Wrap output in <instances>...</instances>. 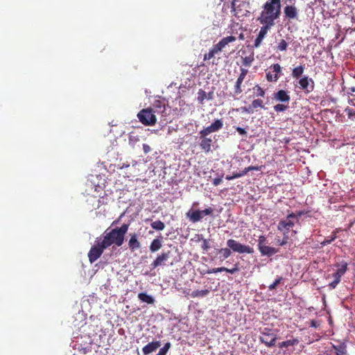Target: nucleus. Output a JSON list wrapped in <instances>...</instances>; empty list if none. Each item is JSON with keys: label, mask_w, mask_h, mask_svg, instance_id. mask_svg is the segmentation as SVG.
I'll return each mask as SVG.
<instances>
[{"label": "nucleus", "mask_w": 355, "mask_h": 355, "mask_svg": "<svg viewBox=\"0 0 355 355\" xmlns=\"http://www.w3.org/2000/svg\"><path fill=\"white\" fill-rule=\"evenodd\" d=\"M281 0H268L262 6V10L257 18L259 22L275 25L281 15Z\"/></svg>", "instance_id": "obj_1"}, {"label": "nucleus", "mask_w": 355, "mask_h": 355, "mask_svg": "<svg viewBox=\"0 0 355 355\" xmlns=\"http://www.w3.org/2000/svg\"><path fill=\"white\" fill-rule=\"evenodd\" d=\"M129 228V224L124 223L120 227L106 230L103 234V239L101 240L107 248L114 244L117 247L121 246L124 242L125 235Z\"/></svg>", "instance_id": "obj_2"}, {"label": "nucleus", "mask_w": 355, "mask_h": 355, "mask_svg": "<svg viewBox=\"0 0 355 355\" xmlns=\"http://www.w3.org/2000/svg\"><path fill=\"white\" fill-rule=\"evenodd\" d=\"M223 127V121L222 119H216L210 125L205 128L199 132L200 143L199 146L202 151L208 153L211 151L213 141L211 138L207 136L212 133L220 130Z\"/></svg>", "instance_id": "obj_3"}, {"label": "nucleus", "mask_w": 355, "mask_h": 355, "mask_svg": "<svg viewBox=\"0 0 355 355\" xmlns=\"http://www.w3.org/2000/svg\"><path fill=\"white\" fill-rule=\"evenodd\" d=\"M227 248H221L219 250V252L222 254L221 257L223 260L227 259L232 254V251L239 254H253L254 252L252 247L242 244L232 239L227 241Z\"/></svg>", "instance_id": "obj_4"}, {"label": "nucleus", "mask_w": 355, "mask_h": 355, "mask_svg": "<svg viewBox=\"0 0 355 355\" xmlns=\"http://www.w3.org/2000/svg\"><path fill=\"white\" fill-rule=\"evenodd\" d=\"M302 215V213L300 211H298L297 213L292 212L291 214H288L286 219L281 220L277 225V229L280 232H282L284 234V236H286V234H288L289 231L293 227L295 223L298 222L299 217H300Z\"/></svg>", "instance_id": "obj_5"}, {"label": "nucleus", "mask_w": 355, "mask_h": 355, "mask_svg": "<svg viewBox=\"0 0 355 355\" xmlns=\"http://www.w3.org/2000/svg\"><path fill=\"white\" fill-rule=\"evenodd\" d=\"M137 118L142 124L146 126L154 125L157 123L156 115L149 107L139 111L137 114Z\"/></svg>", "instance_id": "obj_6"}, {"label": "nucleus", "mask_w": 355, "mask_h": 355, "mask_svg": "<svg viewBox=\"0 0 355 355\" xmlns=\"http://www.w3.org/2000/svg\"><path fill=\"white\" fill-rule=\"evenodd\" d=\"M277 334L273 330L269 328H264L261 331L259 340L268 347H272L275 345L277 341Z\"/></svg>", "instance_id": "obj_7"}, {"label": "nucleus", "mask_w": 355, "mask_h": 355, "mask_svg": "<svg viewBox=\"0 0 355 355\" xmlns=\"http://www.w3.org/2000/svg\"><path fill=\"white\" fill-rule=\"evenodd\" d=\"M257 248L262 256L271 257L278 252L279 250L266 245V237L260 235L258 238Z\"/></svg>", "instance_id": "obj_8"}, {"label": "nucleus", "mask_w": 355, "mask_h": 355, "mask_svg": "<svg viewBox=\"0 0 355 355\" xmlns=\"http://www.w3.org/2000/svg\"><path fill=\"white\" fill-rule=\"evenodd\" d=\"M107 248L101 240H96L95 244L91 248L88 252V259L90 263L95 262L101 257L103 251Z\"/></svg>", "instance_id": "obj_9"}, {"label": "nucleus", "mask_w": 355, "mask_h": 355, "mask_svg": "<svg viewBox=\"0 0 355 355\" xmlns=\"http://www.w3.org/2000/svg\"><path fill=\"white\" fill-rule=\"evenodd\" d=\"M347 263L345 261H341L340 263L336 264V266L338 268V269L332 275L334 281L329 284L330 288H335L336 286L340 283L341 277L344 275L347 270Z\"/></svg>", "instance_id": "obj_10"}, {"label": "nucleus", "mask_w": 355, "mask_h": 355, "mask_svg": "<svg viewBox=\"0 0 355 355\" xmlns=\"http://www.w3.org/2000/svg\"><path fill=\"white\" fill-rule=\"evenodd\" d=\"M214 209L211 207L204 210H191L187 213V218L190 221L195 223L200 221L205 216L212 214Z\"/></svg>", "instance_id": "obj_11"}, {"label": "nucleus", "mask_w": 355, "mask_h": 355, "mask_svg": "<svg viewBox=\"0 0 355 355\" xmlns=\"http://www.w3.org/2000/svg\"><path fill=\"white\" fill-rule=\"evenodd\" d=\"M259 24H261L262 26H261L258 35L254 42V47L255 48H258L261 46L268 32L274 26V25L265 22H259Z\"/></svg>", "instance_id": "obj_12"}, {"label": "nucleus", "mask_w": 355, "mask_h": 355, "mask_svg": "<svg viewBox=\"0 0 355 355\" xmlns=\"http://www.w3.org/2000/svg\"><path fill=\"white\" fill-rule=\"evenodd\" d=\"M298 87L305 93L309 94L314 89V81L308 76L301 77L298 80Z\"/></svg>", "instance_id": "obj_13"}, {"label": "nucleus", "mask_w": 355, "mask_h": 355, "mask_svg": "<svg viewBox=\"0 0 355 355\" xmlns=\"http://www.w3.org/2000/svg\"><path fill=\"white\" fill-rule=\"evenodd\" d=\"M295 0H286L287 2L291 3L290 5H287L284 7V13L285 18L288 20L297 19L298 17V10L292 3H294Z\"/></svg>", "instance_id": "obj_14"}, {"label": "nucleus", "mask_w": 355, "mask_h": 355, "mask_svg": "<svg viewBox=\"0 0 355 355\" xmlns=\"http://www.w3.org/2000/svg\"><path fill=\"white\" fill-rule=\"evenodd\" d=\"M270 69L266 72V79L268 82H277L279 78L282 71V67L279 64H273L270 67Z\"/></svg>", "instance_id": "obj_15"}, {"label": "nucleus", "mask_w": 355, "mask_h": 355, "mask_svg": "<svg viewBox=\"0 0 355 355\" xmlns=\"http://www.w3.org/2000/svg\"><path fill=\"white\" fill-rule=\"evenodd\" d=\"M248 69H244V68H241V73L239 76V77L236 81L235 86H234V92L235 94H236V95L240 94L243 92V89H241V85H242V83H243L246 75L248 74Z\"/></svg>", "instance_id": "obj_16"}, {"label": "nucleus", "mask_w": 355, "mask_h": 355, "mask_svg": "<svg viewBox=\"0 0 355 355\" xmlns=\"http://www.w3.org/2000/svg\"><path fill=\"white\" fill-rule=\"evenodd\" d=\"M171 254L170 251L162 252L159 254L157 258L153 261L151 263V267L153 269L156 268L159 266H163L165 264V262L169 259Z\"/></svg>", "instance_id": "obj_17"}, {"label": "nucleus", "mask_w": 355, "mask_h": 355, "mask_svg": "<svg viewBox=\"0 0 355 355\" xmlns=\"http://www.w3.org/2000/svg\"><path fill=\"white\" fill-rule=\"evenodd\" d=\"M239 270V263H237L234 264V268H232L231 269H229L225 267L214 268L212 269L207 270L206 272H204V274H211V273H216V272H227L230 274H234L236 272H238Z\"/></svg>", "instance_id": "obj_18"}, {"label": "nucleus", "mask_w": 355, "mask_h": 355, "mask_svg": "<svg viewBox=\"0 0 355 355\" xmlns=\"http://www.w3.org/2000/svg\"><path fill=\"white\" fill-rule=\"evenodd\" d=\"M246 3L245 1L241 2L239 5H236L235 2L232 4V8L234 12V15L239 17L246 15L248 10L245 9L243 10V8H246Z\"/></svg>", "instance_id": "obj_19"}, {"label": "nucleus", "mask_w": 355, "mask_h": 355, "mask_svg": "<svg viewBox=\"0 0 355 355\" xmlns=\"http://www.w3.org/2000/svg\"><path fill=\"white\" fill-rule=\"evenodd\" d=\"M273 98L275 101L286 103H288L291 100L288 92L283 89H280L278 92L274 93Z\"/></svg>", "instance_id": "obj_20"}, {"label": "nucleus", "mask_w": 355, "mask_h": 355, "mask_svg": "<svg viewBox=\"0 0 355 355\" xmlns=\"http://www.w3.org/2000/svg\"><path fill=\"white\" fill-rule=\"evenodd\" d=\"M128 247L131 252H135V250L141 248V243L138 240V236L136 233H132L130 234Z\"/></svg>", "instance_id": "obj_21"}, {"label": "nucleus", "mask_w": 355, "mask_h": 355, "mask_svg": "<svg viewBox=\"0 0 355 355\" xmlns=\"http://www.w3.org/2000/svg\"><path fill=\"white\" fill-rule=\"evenodd\" d=\"M161 346L160 341H153L149 343L148 345L142 348V352L144 355H148L155 351H156Z\"/></svg>", "instance_id": "obj_22"}, {"label": "nucleus", "mask_w": 355, "mask_h": 355, "mask_svg": "<svg viewBox=\"0 0 355 355\" xmlns=\"http://www.w3.org/2000/svg\"><path fill=\"white\" fill-rule=\"evenodd\" d=\"M149 109H151L152 112L156 115L164 112L166 107L164 103L161 101H156L152 106L149 107Z\"/></svg>", "instance_id": "obj_23"}, {"label": "nucleus", "mask_w": 355, "mask_h": 355, "mask_svg": "<svg viewBox=\"0 0 355 355\" xmlns=\"http://www.w3.org/2000/svg\"><path fill=\"white\" fill-rule=\"evenodd\" d=\"M304 69H305V67H304V65H302V64L293 68L292 70V73H291L293 78H295V79H298V78H301L302 75L304 73Z\"/></svg>", "instance_id": "obj_24"}, {"label": "nucleus", "mask_w": 355, "mask_h": 355, "mask_svg": "<svg viewBox=\"0 0 355 355\" xmlns=\"http://www.w3.org/2000/svg\"><path fill=\"white\" fill-rule=\"evenodd\" d=\"M138 298L143 302L152 304L155 302L154 298L146 293H140L138 294Z\"/></svg>", "instance_id": "obj_25"}, {"label": "nucleus", "mask_w": 355, "mask_h": 355, "mask_svg": "<svg viewBox=\"0 0 355 355\" xmlns=\"http://www.w3.org/2000/svg\"><path fill=\"white\" fill-rule=\"evenodd\" d=\"M236 37L234 36H227L223 37L220 41L218 42V44L222 49V50L230 42H233L236 41Z\"/></svg>", "instance_id": "obj_26"}, {"label": "nucleus", "mask_w": 355, "mask_h": 355, "mask_svg": "<svg viewBox=\"0 0 355 355\" xmlns=\"http://www.w3.org/2000/svg\"><path fill=\"white\" fill-rule=\"evenodd\" d=\"M299 343V340L297 338H294L292 340H287L286 341H283L278 343V347L281 349L284 347H288L290 346H295Z\"/></svg>", "instance_id": "obj_27"}, {"label": "nucleus", "mask_w": 355, "mask_h": 355, "mask_svg": "<svg viewBox=\"0 0 355 355\" xmlns=\"http://www.w3.org/2000/svg\"><path fill=\"white\" fill-rule=\"evenodd\" d=\"M162 241L159 239H155L150 243V250L152 252H157L162 248Z\"/></svg>", "instance_id": "obj_28"}, {"label": "nucleus", "mask_w": 355, "mask_h": 355, "mask_svg": "<svg viewBox=\"0 0 355 355\" xmlns=\"http://www.w3.org/2000/svg\"><path fill=\"white\" fill-rule=\"evenodd\" d=\"M209 293V290L208 289H205V290H201V291H198V290H196V291H193L191 294V297H204L205 296H207L208 294Z\"/></svg>", "instance_id": "obj_29"}, {"label": "nucleus", "mask_w": 355, "mask_h": 355, "mask_svg": "<svg viewBox=\"0 0 355 355\" xmlns=\"http://www.w3.org/2000/svg\"><path fill=\"white\" fill-rule=\"evenodd\" d=\"M250 106L252 107V110L258 107L265 109L263 101L260 98L253 100Z\"/></svg>", "instance_id": "obj_30"}, {"label": "nucleus", "mask_w": 355, "mask_h": 355, "mask_svg": "<svg viewBox=\"0 0 355 355\" xmlns=\"http://www.w3.org/2000/svg\"><path fill=\"white\" fill-rule=\"evenodd\" d=\"M151 227L155 230L161 231L165 228V225L162 221L158 220L153 222L151 223Z\"/></svg>", "instance_id": "obj_31"}, {"label": "nucleus", "mask_w": 355, "mask_h": 355, "mask_svg": "<svg viewBox=\"0 0 355 355\" xmlns=\"http://www.w3.org/2000/svg\"><path fill=\"white\" fill-rule=\"evenodd\" d=\"M260 167L259 166H250L248 167L245 168L242 171L239 172L241 177L244 176L246 175L249 171H259Z\"/></svg>", "instance_id": "obj_32"}, {"label": "nucleus", "mask_w": 355, "mask_h": 355, "mask_svg": "<svg viewBox=\"0 0 355 355\" xmlns=\"http://www.w3.org/2000/svg\"><path fill=\"white\" fill-rule=\"evenodd\" d=\"M207 98V94L202 89H199L198 92V97H197V99H198V101L201 103V104H203V101H205V99Z\"/></svg>", "instance_id": "obj_33"}, {"label": "nucleus", "mask_w": 355, "mask_h": 355, "mask_svg": "<svg viewBox=\"0 0 355 355\" xmlns=\"http://www.w3.org/2000/svg\"><path fill=\"white\" fill-rule=\"evenodd\" d=\"M171 346V345L170 343H165L164 347L159 349V352L156 355H166V353L168 352Z\"/></svg>", "instance_id": "obj_34"}, {"label": "nucleus", "mask_w": 355, "mask_h": 355, "mask_svg": "<svg viewBox=\"0 0 355 355\" xmlns=\"http://www.w3.org/2000/svg\"><path fill=\"white\" fill-rule=\"evenodd\" d=\"M253 61H254L253 54H252L249 56H245V58H243V64L245 67H250L252 64V62Z\"/></svg>", "instance_id": "obj_35"}, {"label": "nucleus", "mask_w": 355, "mask_h": 355, "mask_svg": "<svg viewBox=\"0 0 355 355\" xmlns=\"http://www.w3.org/2000/svg\"><path fill=\"white\" fill-rule=\"evenodd\" d=\"M288 47V43L285 40H281L277 46V50L280 51H286Z\"/></svg>", "instance_id": "obj_36"}, {"label": "nucleus", "mask_w": 355, "mask_h": 355, "mask_svg": "<svg viewBox=\"0 0 355 355\" xmlns=\"http://www.w3.org/2000/svg\"><path fill=\"white\" fill-rule=\"evenodd\" d=\"M254 90L257 91V96L264 97L266 94L265 90L261 87L259 85L254 87Z\"/></svg>", "instance_id": "obj_37"}, {"label": "nucleus", "mask_w": 355, "mask_h": 355, "mask_svg": "<svg viewBox=\"0 0 355 355\" xmlns=\"http://www.w3.org/2000/svg\"><path fill=\"white\" fill-rule=\"evenodd\" d=\"M337 238V236L333 235L331 234V236L326 238L322 242H321V245L322 246H325L327 245L330 244L331 242H333Z\"/></svg>", "instance_id": "obj_38"}, {"label": "nucleus", "mask_w": 355, "mask_h": 355, "mask_svg": "<svg viewBox=\"0 0 355 355\" xmlns=\"http://www.w3.org/2000/svg\"><path fill=\"white\" fill-rule=\"evenodd\" d=\"M288 106L287 105L277 104L274 106V110L277 112H284L288 109Z\"/></svg>", "instance_id": "obj_39"}, {"label": "nucleus", "mask_w": 355, "mask_h": 355, "mask_svg": "<svg viewBox=\"0 0 355 355\" xmlns=\"http://www.w3.org/2000/svg\"><path fill=\"white\" fill-rule=\"evenodd\" d=\"M283 280V277H279L278 278H277L275 282L271 284L269 286H268V289L270 291H272V290H275L277 286L281 283V282Z\"/></svg>", "instance_id": "obj_40"}, {"label": "nucleus", "mask_w": 355, "mask_h": 355, "mask_svg": "<svg viewBox=\"0 0 355 355\" xmlns=\"http://www.w3.org/2000/svg\"><path fill=\"white\" fill-rule=\"evenodd\" d=\"M345 112L346 113V114L347 115V116L349 119H353L354 118H355V110H354L349 108V107H347L345 110Z\"/></svg>", "instance_id": "obj_41"}, {"label": "nucleus", "mask_w": 355, "mask_h": 355, "mask_svg": "<svg viewBox=\"0 0 355 355\" xmlns=\"http://www.w3.org/2000/svg\"><path fill=\"white\" fill-rule=\"evenodd\" d=\"M201 248L205 251H208V250L210 248L209 243L207 239H202V244Z\"/></svg>", "instance_id": "obj_42"}, {"label": "nucleus", "mask_w": 355, "mask_h": 355, "mask_svg": "<svg viewBox=\"0 0 355 355\" xmlns=\"http://www.w3.org/2000/svg\"><path fill=\"white\" fill-rule=\"evenodd\" d=\"M216 54L214 53V52L210 49L208 53H205L204 55L203 60H209L210 59L213 58Z\"/></svg>", "instance_id": "obj_43"}, {"label": "nucleus", "mask_w": 355, "mask_h": 355, "mask_svg": "<svg viewBox=\"0 0 355 355\" xmlns=\"http://www.w3.org/2000/svg\"><path fill=\"white\" fill-rule=\"evenodd\" d=\"M236 130L239 133V135H243V136H246L247 135V131L243 128H241V127H234Z\"/></svg>", "instance_id": "obj_44"}, {"label": "nucleus", "mask_w": 355, "mask_h": 355, "mask_svg": "<svg viewBox=\"0 0 355 355\" xmlns=\"http://www.w3.org/2000/svg\"><path fill=\"white\" fill-rule=\"evenodd\" d=\"M211 50L214 52V54H216L222 51V49L218 44V43L213 46Z\"/></svg>", "instance_id": "obj_45"}, {"label": "nucleus", "mask_w": 355, "mask_h": 355, "mask_svg": "<svg viewBox=\"0 0 355 355\" xmlns=\"http://www.w3.org/2000/svg\"><path fill=\"white\" fill-rule=\"evenodd\" d=\"M241 110L243 112H246V113H249V114L253 113V110H252V107L250 106V105L248 107H246V106L241 107Z\"/></svg>", "instance_id": "obj_46"}, {"label": "nucleus", "mask_w": 355, "mask_h": 355, "mask_svg": "<svg viewBox=\"0 0 355 355\" xmlns=\"http://www.w3.org/2000/svg\"><path fill=\"white\" fill-rule=\"evenodd\" d=\"M143 150L145 154H148L151 151V148L149 145L144 144H143Z\"/></svg>", "instance_id": "obj_47"}, {"label": "nucleus", "mask_w": 355, "mask_h": 355, "mask_svg": "<svg viewBox=\"0 0 355 355\" xmlns=\"http://www.w3.org/2000/svg\"><path fill=\"white\" fill-rule=\"evenodd\" d=\"M335 349H336V352H335L336 355H343L345 353V349L343 347H340V348L335 347Z\"/></svg>", "instance_id": "obj_48"}, {"label": "nucleus", "mask_w": 355, "mask_h": 355, "mask_svg": "<svg viewBox=\"0 0 355 355\" xmlns=\"http://www.w3.org/2000/svg\"><path fill=\"white\" fill-rule=\"evenodd\" d=\"M222 182V178H216L213 180V184L214 186H218Z\"/></svg>", "instance_id": "obj_49"}, {"label": "nucleus", "mask_w": 355, "mask_h": 355, "mask_svg": "<svg viewBox=\"0 0 355 355\" xmlns=\"http://www.w3.org/2000/svg\"><path fill=\"white\" fill-rule=\"evenodd\" d=\"M288 239V236L287 234H286V236H284L283 240L279 243V245L282 246V245H286L287 243Z\"/></svg>", "instance_id": "obj_50"}, {"label": "nucleus", "mask_w": 355, "mask_h": 355, "mask_svg": "<svg viewBox=\"0 0 355 355\" xmlns=\"http://www.w3.org/2000/svg\"><path fill=\"white\" fill-rule=\"evenodd\" d=\"M343 230L341 228H336L334 231L332 232V234L333 235H335V236H337V237H338V234L342 232Z\"/></svg>", "instance_id": "obj_51"}, {"label": "nucleus", "mask_w": 355, "mask_h": 355, "mask_svg": "<svg viewBox=\"0 0 355 355\" xmlns=\"http://www.w3.org/2000/svg\"><path fill=\"white\" fill-rule=\"evenodd\" d=\"M318 323L317 322V321L314 320H311V327H318Z\"/></svg>", "instance_id": "obj_52"}, {"label": "nucleus", "mask_w": 355, "mask_h": 355, "mask_svg": "<svg viewBox=\"0 0 355 355\" xmlns=\"http://www.w3.org/2000/svg\"><path fill=\"white\" fill-rule=\"evenodd\" d=\"M234 179L241 178L240 174L239 173H234L233 174Z\"/></svg>", "instance_id": "obj_53"}, {"label": "nucleus", "mask_w": 355, "mask_h": 355, "mask_svg": "<svg viewBox=\"0 0 355 355\" xmlns=\"http://www.w3.org/2000/svg\"><path fill=\"white\" fill-rule=\"evenodd\" d=\"M225 179L227 180H234V177H233V175H227L225 177Z\"/></svg>", "instance_id": "obj_54"}, {"label": "nucleus", "mask_w": 355, "mask_h": 355, "mask_svg": "<svg viewBox=\"0 0 355 355\" xmlns=\"http://www.w3.org/2000/svg\"><path fill=\"white\" fill-rule=\"evenodd\" d=\"M213 97V93L212 92H209V94H207V99L210 100Z\"/></svg>", "instance_id": "obj_55"}, {"label": "nucleus", "mask_w": 355, "mask_h": 355, "mask_svg": "<svg viewBox=\"0 0 355 355\" xmlns=\"http://www.w3.org/2000/svg\"><path fill=\"white\" fill-rule=\"evenodd\" d=\"M129 166V164H123V166H121V168H127Z\"/></svg>", "instance_id": "obj_56"}, {"label": "nucleus", "mask_w": 355, "mask_h": 355, "mask_svg": "<svg viewBox=\"0 0 355 355\" xmlns=\"http://www.w3.org/2000/svg\"><path fill=\"white\" fill-rule=\"evenodd\" d=\"M239 38H240V39H241V40H243V35L242 33H241V34H240V35H239Z\"/></svg>", "instance_id": "obj_57"}, {"label": "nucleus", "mask_w": 355, "mask_h": 355, "mask_svg": "<svg viewBox=\"0 0 355 355\" xmlns=\"http://www.w3.org/2000/svg\"><path fill=\"white\" fill-rule=\"evenodd\" d=\"M351 91L352 92H355V88L354 87L351 88Z\"/></svg>", "instance_id": "obj_58"}]
</instances>
